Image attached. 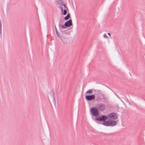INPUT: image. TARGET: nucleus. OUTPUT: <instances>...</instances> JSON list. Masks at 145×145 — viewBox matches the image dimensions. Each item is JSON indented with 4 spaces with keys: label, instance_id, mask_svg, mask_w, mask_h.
I'll return each mask as SVG.
<instances>
[{
    "label": "nucleus",
    "instance_id": "1",
    "mask_svg": "<svg viewBox=\"0 0 145 145\" xmlns=\"http://www.w3.org/2000/svg\"><path fill=\"white\" fill-rule=\"evenodd\" d=\"M108 119V117L105 115H100L99 117H95V119H93V120L95 121H103V125L106 126H110V121H106Z\"/></svg>",
    "mask_w": 145,
    "mask_h": 145
},
{
    "label": "nucleus",
    "instance_id": "2",
    "mask_svg": "<svg viewBox=\"0 0 145 145\" xmlns=\"http://www.w3.org/2000/svg\"><path fill=\"white\" fill-rule=\"evenodd\" d=\"M91 114L94 116L99 117V112L98 109L96 107H92L90 109Z\"/></svg>",
    "mask_w": 145,
    "mask_h": 145
},
{
    "label": "nucleus",
    "instance_id": "3",
    "mask_svg": "<svg viewBox=\"0 0 145 145\" xmlns=\"http://www.w3.org/2000/svg\"><path fill=\"white\" fill-rule=\"evenodd\" d=\"M72 25V20L71 19H70L66 22L64 25H61V27L63 29H65L67 27H69Z\"/></svg>",
    "mask_w": 145,
    "mask_h": 145
},
{
    "label": "nucleus",
    "instance_id": "4",
    "mask_svg": "<svg viewBox=\"0 0 145 145\" xmlns=\"http://www.w3.org/2000/svg\"><path fill=\"white\" fill-rule=\"evenodd\" d=\"M108 120H114L118 118V116L117 114L114 112H112L108 114L107 116Z\"/></svg>",
    "mask_w": 145,
    "mask_h": 145
},
{
    "label": "nucleus",
    "instance_id": "5",
    "mask_svg": "<svg viewBox=\"0 0 145 145\" xmlns=\"http://www.w3.org/2000/svg\"><path fill=\"white\" fill-rule=\"evenodd\" d=\"M97 108L100 111H103L106 109L105 105L102 103H99L97 104Z\"/></svg>",
    "mask_w": 145,
    "mask_h": 145
},
{
    "label": "nucleus",
    "instance_id": "6",
    "mask_svg": "<svg viewBox=\"0 0 145 145\" xmlns=\"http://www.w3.org/2000/svg\"><path fill=\"white\" fill-rule=\"evenodd\" d=\"M67 33H68V32H67ZM66 35H68V34H67V32H64L63 33L62 36L60 37L61 40L63 42H65V41H66L68 39V37L66 36Z\"/></svg>",
    "mask_w": 145,
    "mask_h": 145
},
{
    "label": "nucleus",
    "instance_id": "7",
    "mask_svg": "<svg viewBox=\"0 0 145 145\" xmlns=\"http://www.w3.org/2000/svg\"><path fill=\"white\" fill-rule=\"evenodd\" d=\"M95 98V95H86L85 99L87 101H89L94 100Z\"/></svg>",
    "mask_w": 145,
    "mask_h": 145
},
{
    "label": "nucleus",
    "instance_id": "8",
    "mask_svg": "<svg viewBox=\"0 0 145 145\" xmlns=\"http://www.w3.org/2000/svg\"><path fill=\"white\" fill-rule=\"evenodd\" d=\"M116 121L110 120V126H114L116 125Z\"/></svg>",
    "mask_w": 145,
    "mask_h": 145
},
{
    "label": "nucleus",
    "instance_id": "9",
    "mask_svg": "<svg viewBox=\"0 0 145 145\" xmlns=\"http://www.w3.org/2000/svg\"><path fill=\"white\" fill-rule=\"evenodd\" d=\"M94 91L95 92L96 95H99L102 94V92L101 90H95Z\"/></svg>",
    "mask_w": 145,
    "mask_h": 145
},
{
    "label": "nucleus",
    "instance_id": "10",
    "mask_svg": "<svg viewBox=\"0 0 145 145\" xmlns=\"http://www.w3.org/2000/svg\"><path fill=\"white\" fill-rule=\"evenodd\" d=\"M63 0H58L57 1H56V3L57 4L62 5V4L63 3Z\"/></svg>",
    "mask_w": 145,
    "mask_h": 145
},
{
    "label": "nucleus",
    "instance_id": "11",
    "mask_svg": "<svg viewBox=\"0 0 145 145\" xmlns=\"http://www.w3.org/2000/svg\"><path fill=\"white\" fill-rule=\"evenodd\" d=\"M71 17V15L69 13L67 14V15L64 18V19L65 20H67L69 19Z\"/></svg>",
    "mask_w": 145,
    "mask_h": 145
},
{
    "label": "nucleus",
    "instance_id": "12",
    "mask_svg": "<svg viewBox=\"0 0 145 145\" xmlns=\"http://www.w3.org/2000/svg\"><path fill=\"white\" fill-rule=\"evenodd\" d=\"M93 91L92 89H90L87 91L86 93V94H91L92 93Z\"/></svg>",
    "mask_w": 145,
    "mask_h": 145
},
{
    "label": "nucleus",
    "instance_id": "13",
    "mask_svg": "<svg viewBox=\"0 0 145 145\" xmlns=\"http://www.w3.org/2000/svg\"><path fill=\"white\" fill-rule=\"evenodd\" d=\"M102 99L99 97H97V98L96 99L95 101H97L98 102H101L102 101Z\"/></svg>",
    "mask_w": 145,
    "mask_h": 145
},
{
    "label": "nucleus",
    "instance_id": "14",
    "mask_svg": "<svg viewBox=\"0 0 145 145\" xmlns=\"http://www.w3.org/2000/svg\"><path fill=\"white\" fill-rule=\"evenodd\" d=\"M54 92H53V103H54L55 105H56V99H55V96H54Z\"/></svg>",
    "mask_w": 145,
    "mask_h": 145
},
{
    "label": "nucleus",
    "instance_id": "15",
    "mask_svg": "<svg viewBox=\"0 0 145 145\" xmlns=\"http://www.w3.org/2000/svg\"><path fill=\"white\" fill-rule=\"evenodd\" d=\"M63 13H62L61 14H63L64 15H65L67 14V11L65 9V10H63Z\"/></svg>",
    "mask_w": 145,
    "mask_h": 145
},
{
    "label": "nucleus",
    "instance_id": "16",
    "mask_svg": "<svg viewBox=\"0 0 145 145\" xmlns=\"http://www.w3.org/2000/svg\"><path fill=\"white\" fill-rule=\"evenodd\" d=\"M59 8H60L61 10V11L62 12L63 11V7L61 6H59L58 7Z\"/></svg>",
    "mask_w": 145,
    "mask_h": 145
},
{
    "label": "nucleus",
    "instance_id": "17",
    "mask_svg": "<svg viewBox=\"0 0 145 145\" xmlns=\"http://www.w3.org/2000/svg\"><path fill=\"white\" fill-rule=\"evenodd\" d=\"M56 32V34H57V36L59 37H60L61 36H60L59 33V32H58V31H57V32Z\"/></svg>",
    "mask_w": 145,
    "mask_h": 145
},
{
    "label": "nucleus",
    "instance_id": "18",
    "mask_svg": "<svg viewBox=\"0 0 145 145\" xmlns=\"http://www.w3.org/2000/svg\"><path fill=\"white\" fill-rule=\"evenodd\" d=\"M61 5L63 6H64V8H67V7L66 6V5L64 3H63V4H62Z\"/></svg>",
    "mask_w": 145,
    "mask_h": 145
},
{
    "label": "nucleus",
    "instance_id": "19",
    "mask_svg": "<svg viewBox=\"0 0 145 145\" xmlns=\"http://www.w3.org/2000/svg\"><path fill=\"white\" fill-rule=\"evenodd\" d=\"M103 37L104 38H108V37L106 35V34H105L104 35H103Z\"/></svg>",
    "mask_w": 145,
    "mask_h": 145
},
{
    "label": "nucleus",
    "instance_id": "20",
    "mask_svg": "<svg viewBox=\"0 0 145 145\" xmlns=\"http://www.w3.org/2000/svg\"><path fill=\"white\" fill-rule=\"evenodd\" d=\"M1 29V20H0V30Z\"/></svg>",
    "mask_w": 145,
    "mask_h": 145
},
{
    "label": "nucleus",
    "instance_id": "21",
    "mask_svg": "<svg viewBox=\"0 0 145 145\" xmlns=\"http://www.w3.org/2000/svg\"><path fill=\"white\" fill-rule=\"evenodd\" d=\"M55 29H56V32H57V31H57V29L56 28V25H55Z\"/></svg>",
    "mask_w": 145,
    "mask_h": 145
},
{
    "label": "nucleus",
    "instance_id": "22",
    "mask_svg": "<svg viewBox=\"0 0 145 145\" xmlns=\"http://www.w3.org/2000/svg\"><path fill=\"white\" fill-rule=\"evenodd\" d=\"M108 35L110 36H111V35H110V33H108Z\"/></svg>",
    "mask_w": 145,
    "mask_h": 145
},
{
    "label": "nucleus",
    "instance_id": "23",
    "mask_svg": "<svg viewBox=\"0 0 145 145\" xmlns=\"http://www.w3.org/2000/svg\"><path fill=\"white\" fill-rule=\"evenodd\" d=\"M102 96H103V99H105V97H104V95L103 94L102 95Z\"/></svg>",
    "mask_w": 145,
    "mask_h": 145
},
{
    "label": "nucleus",
    "instance_id": "24",
    "mask_svg": "<svg viewBox=\"0 0 145 145\" xmlns=\"http://www.w3.org/2000/svg\"><path fill=\"white\" fill-rule=\"evenodd\" d=\"M1 29L0 30V34H1Z\"/></svg>",
    "mask_w": 145,
    "mask_h": 145
},
{
    "label": "nucleus",
    "instance_id": "25",
    "mask_svg": "<svg viewBox=\"0 0 145 145\" xmlns=\"http://www.w3.org/2000/svg\"><path fill=\"white\" fill-rule=\"evenodd\" d=\"M59 27L60 26V23H59Z\"/></svg>",
    "mask_w": 145,
    "mask_h": 145
},
{
    "label": "nucleus",
    "instance_id": "26",
    "mask_svg": "<svg viewBox=\"0 0 145 145\" xmlns=\"http://www.w3.org/2000/svg\"><path fill=\"white\" fill-rule=\"evenodd\" d=\"M96 122L98 123H99L97 121H96ZM101 123H100V124H101Z\"/></svg>",
    "mask_w": 145,
    "mask_h": 145
}]
</instances>
